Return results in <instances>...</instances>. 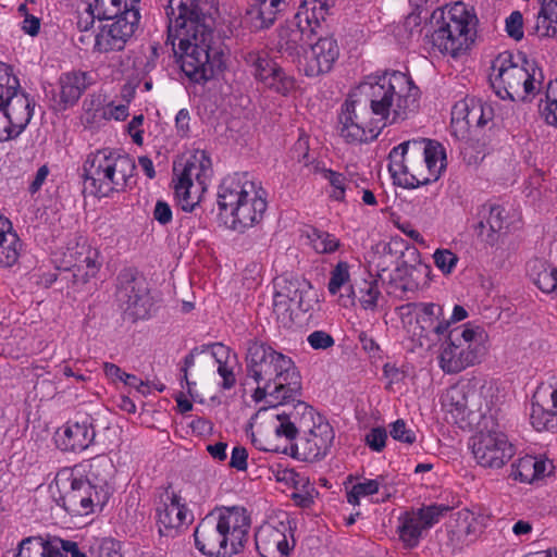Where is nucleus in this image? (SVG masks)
Masks as SVG:
<instances>
[{"label":"nucleus","instance_id":"1","mask_svg":"<svg viewBox=\"0 0 557 557\" xmlns=\"http://www.w3.org/2000/svg\"><path fill=\"white\" fill-rule=\"evenodd\" d=\"M419 97V88L399 71L369 76L342 104L339 136L350 145L373 141L382 126L370 117L369 107L385 126L406 120L418 108Z\"/></svg>","mask_w":557,"mask_h":557},{"label":"nucleus","instance_id":"2","mask_svg":"<svg viewBox=\"0 0 557 557\" xmlns=\"http://www.w3.org/2000/svg\"><path fill=\"white\" fill-rule=\"evenodd\" d=\"M210 0H169L166 46L180 54L183 73L203 84L223 69V52L213 40V13Z\"/></svg>","mask_w":557,"mask_h":557},{"label":"nucleus","instance_id":"3","mask_svg":"<svg viewBox=\"0 0 557 557\" xmlns=\"http://www.w3.org/2000/svg\"><path fill=\"white\" fill-rule=\"evenodd\" d=\"M245 366L246 379L256 384L251 395L255 403L264 401L269 408L293 404L292 410L282 413L302 432L318 422L319 414L300 399L301 375L290 357L253 338L247 342Z\"/></svg>","mask_w":557,"mask_h":557},{"label":"nucleus","instance_id":"4","mask_svg":"<svg viewBox=\"0 0 557 557\" xmlns=\"http://www.w3.org/2000/svg\"><path fill=\"white\" fill-rule=\"evenodd\" d=\"M250 524V516L244 507L216 508L196 527L195 545L203 555L232 557L244 549Z\"/></svg>","mask_w":557,"mask_h":557},{"label":"nucleus","instance_id":"5","mask_svg":"<svg viewBox=\"0 0 557 557\" xmlns=\"http://www.w3.org/2000/svg\"><path fill=\"white\" fill-rule=\"evenodd\" d=\"M388 159L394 183L405 188L437 181L446 166L443 147L425 138L399 144L391 150Z\"/></svg>","mask_w":557,"mask_h":557},{"label":"nucleus","instance_id":"6","mask_svg":"<svg viewBox=\"0 0 557 557\" xmlns=\"http://www.w3.org/2000/svg\"><path fill=\"white\" fill-rule=\"evenodd\" d=\"M218 206L221 211H228L231 227L244 232L263 220L268 208L267 191L248 173H234L219 186Z\"/></svg>","mask_w":557,"mask_h":557},{"label":"nucleus","instance_id":"7","mask_svg":"<svg viewBox=\"0 0 557 557\" xmlns=\"http://www.w3.org/2000/svg\"><path fill=\"white\" fill-rule=\"evenodd\" d=\"M135 171V161L128 154L99 149L87 156L83 165V177L90 194L108 197L114 191L124 190Z\"/></svg>","mask_w":557,"mask_h":557},{"label":"nucleus","instance_id":"8","mask_svg":"<svg viewBox=\"0 0 557 557\" xmlns=\"http://www.w3.org/2000/svg\"><path fill=\"white\" fill-rule=\"evenodd\" d=\"M523 65L512 62L508 51L499 53L492 63L490 83L500 99H515L521 92L534 95L542 88L544 74L535 60L522 57Z\"/></svg>","mask_w":557,"mask_h":557},{"label":"nucleus","instance_id":"9","mask_svg":"<svg viewBox=\"0 0 557 557\" xmlns=\"http://www.w3.org/2000/svg\"><path fill=\"white\" fill-rule=\"evenodd\" d=\"M431 20L440 24L432 34V44L441 52L456 58L473 41L472 30L476 18L469 13L465 3L456 2L447 12L437 9Z\"/></svg>","mask_w":557,"mask_h":557},{"label":"nucleus","instance_id":"10","mask_svg":"<svg viewBox=\"0 0 557 557\" xmlns=\"http://www.w3.org/2000/svg\"><path fill=\"white\" fill-rule=\"evenodd\" d=\"M481 327H456L448 334L438 356L441 369L448 374H457L479 363L485 355Z\"/></svg>","mask_w":557,"mask_h":557},{"label":"nucleus","instance_id":"11","mask_svg":"<svg viewBox=\"0 0 557 557\" xmlns=\"http://www.w3.org/2000/svg\"><path fill=\"white\" fill-rule=\"evenodd\" d=\"M100 21L94 37L92 50L98 53L120 52L139 26V10H125L117 14H98Z\"/></svg>","mask_w":557,"mask_h":557},{"label":"nucleus","instance_id":"12","mask_svg":"<svg viewBox=\"0 0 557 557\" xmlns=\"http://www.w3.org/2000/svg\"><path fill=\"white\" fill-rule=\"evenodd\" d=\"M115 296L125 320L134 323L149 317L152 306L149 289L145 278L134 270L119 273Z\"/></svg>","mask_w":557,"mask_h":557},{"label":"nucleus","instance_id":"13","mask_svg":"<svg viewBox=\"0 0 557 557\" xmlns=\"http://www.w3.org/2000/svg\"><path fill=\"white\" fill-rule=\"evenodd\" d=\"M442 405L462 429L481 428L482 421L488 420L482 409L481 393L470 383L447 388L442 396Z\"/></svg>","mask_w":557,"mask_h":557},{"label":"nucleus","instance_id":"14","mask_svg":"<svg viewBox=\"0 0 557 557\" xmlns=\"http://www.w3.org/2000/svg\"><path fill=\"white\" fill-rule=\"evenodd\" d=\"M55 483L58 486L62 483L64 490L58 504L73 516H87L94 511L95 506L103 507L108 502V493L102 490L95 491L91 483L73 476L72 472L62 471Z\"/></svg>","mask_w":557,"mask_h":557},{"label":"nucleus","instance_id":"15","mask_svg":"<svg viewBox=\"0 0 557 557\" xmlns=\"http://www.w3.org/2000/svg\"><path fill=\"white\" fill-rule=\"evenodd\" d=\"M482 423L483 428L472 437L473 457L483 468L500 469L515 456L516 449L504 432L494 429L485 430L487 420Z\"/></svg>","mask_w":557,"mask_h":557},{"label":"nucleus","instance_id":"16","mask_svg":"<svg viewBox=\"0 0 557 557\" xmlns=\"http://www.w3.org/2000/svg\"><path fill=\"white\" fill-rule=\"evenodd\" d=\"M244 61L251 69L253 77L267 88L283 96L296 87V79L269 58L264 51L251 50L244 54Z\"/></svg>","mask_w":557,"mask_h":557},{"label":"nucleus","instance_id":"17","mask_svg":"<svg viewBox=\"0 0 557 557\" xmlns=\"http://www.w3.org/2000/svg\"><path fill=\"white\" fill-rule=\"evenodd\" d=\"M181 500V496L172 490L171 484L159 491L156 500V517L161 536L174 537L187 523L188 509Z\"/></svg>","mask_w":557,"mask_h":557},{"label":"nucleus","instance_id":"18","mask_svg":"<svg viewBox=\"0 0 557 557\" xmlns=\"http://www.w3.org/2000/svg\"><path fill=\"white\" fill-rule=\"evenodd\" d=\"M308 44L310 51L305 55L301 71L307 77H318L329 73L339 57V47L333 36L318 35Z\"/></svg>","mask_w":557,"mask_h":557},{"label":"nucleus","instance_id":"19","mask_svg":"<svg viewBox=\"0 0 557 557\" xmlns=\"http://www.w3.org/2000/svg\"><path fill=\"white\" fill-rule=\"evenodd\" d=\"M317 419L318 422L304 432L307 436L293 446L296 454L307 461H318L324 458L334 441V431L331 424L323 421L321 416H318Z\"/></svg>","mask_w":557,"mask_h":557},{"label":"nucleus","instance_id":"20","mask_svg":"<svg viewBox=\"0 0 557 557\" xmlns=\"http://www.w3.org/2000/svg\"><path fill=\"white\" fill-rule=\"evenodd\" d=\"M314 40L312 29H307L294 16L276 29V39L273 49L282 57L299 59L305 45Z\"/></svg>","mask_w":557,"mask_h":557},{"label":"nucleus","instance_id":"21","mask_svg":"<svg viewBox=\"0 0 557 557\" xmlns=\"http://www.w3.org/2000/svg\"><path fill=\"white\" fill-rule=\"evenodd\" d=\"M89 85L87 73H63L58 81V88L51 90V108L54 111H65L73 107Z\"/></svg>","mask_w":557,"mask_h":557},{"label":"nucleus","instance_id":"22","mask_svg":"<svg viewBox=\"0 0 557 557\" xmlns=\"http://www.w3.org/2000/svg\"><path fill=\"white\" fill-rule=\"evenodd\" d=\"M96 431L90 418L85 417L81 421H69L55 433V442L64 451H83L95 441Z\"/></svg>","mask_w":557,"mask_h":557},{"label":"nucleus","instance_id":"23","mask_svg":"<svg viewBox=\"0 0 557 557\" xmlns=\"http://www.w3.org/2000/svg\"><path fill=\"white\" fill-rule=\"evenodd\" d=\"M34 100L20 89V85L5 92L0 107H3L13 125V135H20L26 128L34 113Z\"/></svg>","mask_w":557,"mask_h":557},{"label":"nucleus","instance_id":"24","mask_svg":"<svg viewBox=\"0 0 557 557\" xmlns=\"http://www.w3.org/2000/svg\"><path fill=\"white\" fill-rule=\"evenodd\" d=\"M284 0H249L244 14V22L250 30L260 32L269 29L284 10Z\"/></svg>","mask_w":557,"mask_h":557},{"label":"nucleus","instance_id":"25","mask_svg":"<svg viewBox=\"0 0 557 557\" xmlns=\"http://www.w3.org/2000/svg\"><path fill=\"white\" fill-rule=\"evenodd\" d=\"M286 527L281 528L264 523L255 533L256 549L261 557H283L289 553V545L285 534Z\"/></svg>","mask_w":557,"mask_h":557},{"label":"nucleus","instance_id":"26","mask_svg":"<svg viewBox=\"0 0 557 557\" xmlns=\"http://www.w3.org/2000/svg\"><path fill=\"white\" fill-rule=\"evenodd\" d=\"M480 221L476 225L478 237L490 246L498 240V234L505 228V209L499 205H483L479 210Z\"/></svg>","mask_w":557,"mask_h":557},{"label":"nucleus","instance_id":"27","mask_svg":"<svg viewBox=\"0 0 557 557\" xmlns=\"http://www.w3.org/2000/svg\"><path fill=\"white\" fill-rule=\"evenodd\" d=\"M329 5L323 0H306L294 15L302 26L312 29L315 38L325 33V17L329 14Z\"/></svg>","mask_w":557,"mask_h":557},{"label":"nucleus","instance_id":"28","mask_svg":"<svg viewBox=\"0 0 557 557\" xmlns=\"http://www.w3.org/2000/svg\"><path fill=\"white\" fill-rule=\"evenodd\" d=\"M429 272V265L421 261L420 252L417 248H407L401 253L400 260L397 262L394 273H388V281H416V274L426 275Z\"/></svg>","mask_w":557,"mask_h":557},{"label":"nucleus","instance_id":"29","mask_svg":"<svg viewBox=\"0 0 557 557\" xmlns=\"http://www.w3.org/2000/svg\"><path fill=\"white\" fill-rule=\"evenodd\" d=\"M98 252L88 249L86 256L78 263H75L72 269L65 271V278L72 282L74 289H79L88 281L96 276L99 271L100 263L98 262Z\"/></svg>","mask_w":557,"mask_h":557},{"label":"nucleus","instance_id":"30","mask_svg":"<svg viewBox=\"0 0 557 557\" xmlns=\"http://www.w3.org/2000/svg\"><path fill=\"white\" fill-rule=\"evenodd\" d=\"M425 530L426 528L422 524L416 510L406 511L399 517L398 534L406 548L418 546L422 532Z\"/></svg>","mask_w":557,"mask_h":557},{"label":"nucleus","instance_id":"31","mask_svg":"<svg viewBox=\"0 0 557 557\" xmlns=\"http://www.w3.org/2000/svg\"><path fill=\"white\" fill-rule=\"evenodd\" d=\"M529 274L543 293L557 292V269L543 260L535 259L529 263Z\"/></svg>","mask_w":557,"mask_h":557},{"label":"nucleus","instance_id":"32","mask_svg":"<svg viewBox=\"0 0 557 557\" xmlns=\"http://www.w3.org/2000/svg\"><path fill=\"white\" fill-rule=\"evenodd\" d=\"M541 393L536 392L533 396L530 421L532 426L541 431H553L557 429V411L549 409L548 406L540 403Z\"/></svg>","mask_w":557,"mask_h":557},{"label":"nucleus","instance_id":"33","mask_svg":"<svg viewBox=\"0 0 557 557\" xmlns=\"http://www.w3.org/2000/svg\"><path fill=\"white\" fill-rule=\"evenodd\" d=\"M211 160L205 151H198L184 165L182 173L203 186L211 175Z\"/></svg>","mask_w":557,"mask_h":557},{"label":"nucleus","instance_id":"34","mask_svg":"<svg viewBox=\"0 0 557 557\" xmlns=\"http://www.w3.org/2000/svg\"><path fill=\"white\" fill-rule=\"evenodd\" d=\"M350 292L352 296L358 298L363 309L374 310L377 307V299L381 292L377 287L376 280H363L360 283H355V285L350 286Z\"/></svg>","mask_w":557,"mask_h":557},{"label":"nucleus","instance_id":"35","mask_svg":"<svg viewBox=\"0 0 557 557\" xmlns=\"http://www.w3.org/2000/svg\"><path fill=\"white\" fill-rule=\"evenodd\" d=\"M408 307L413 308L417 323L420 325L421 331L425 332L426 334L431 331L434 323L438 319L443 318V307L437 304L418 302L409 304Z\"/></svg>","mask_w":557,"mask_h":557},{"label":"nucleus","instance_id":"36","mask_svg":"<svg viewBox=\"0 0 557 557\" xmlns=\"http://www.w3.org/2000/svg\"><path fill=\"white\" fill-rule=\"evenodd\" d=\"M112 463L106 459H96L90 463L87 478L84 479L91 483L95 491L102 490L109 494V479L111 476Z\"/></svg>","mask_w":557,"mask_h":557},{"label":"nucleus","instance_id":"37","mask_svg":"<svg viewBox=\"0 0 557 557\" xmlns=\"http://www.w3.org/2000/svg\"><path fill=\"white\" fill-rule=\"evenodd\" d=\"M467 126L484 127L488 122L494 119V109L490 103L482 102L479 99H469V114L467 115Z\"/></svg>","mask_w":557,"mask_h":557},{"label":"nucleus","instance_id":"38","mask_svg":"<svg viewBox=\"0 0 557 557\" xmlns=\"http://www.w3.org/2000/svg\"><path fill=\"white\" fill-rule=\"evenodd\" d=\"M21 243L15 232L7 231L0 236V267H12L20 257Z\"/></svg>","mask_w":557,"mask_h":557},{"label":"nucleus","instance_id":"39","mask_svg":"<svg viewBox=\"0 0 557 557\" xmlns=\"http://www.w3.org/2000/svg\"><path fill=\"white\" fill-rule=\"evenodd\" d=\"M537 459L532 456H524L511 463L509 476L521 482H532L541 476V470H536Z\"/></svg>","mask_w":557,"mask_h":557},{"label":"nucleus","instance_id":"40","mask_svg":"<svg viewBox=\"0 0 557 557\" xmlns=\"http://www.w3.org/2000/svg\"><path fill=\"white\" fill-rule=\"evenodd\" d=\"M301 285L300 280L292 275H282L274 281L275 290L278 292L283 298L287 297L293 300L295 306L299 309L302 304Z\"/></svg>","mask_w":557,"mask_h":557},{"label":"nucleus","instance_id":"41","mask_svg":"<svg viewBox=\"0 0 557 557\" xmlns=\"http://www.w3.org/2000/svg\"><path fill=\"white\" fill-rule=\"evenodd\" d=\"M193 187V180L183 173L177 178L174 185L175 196L182 210L190 212L198 203L196 197L191 196L190 188Z\"/></svg>","mask_w":557,"mask_h":557},{"label":"nucleus","instance_id":"42","mask_svg":"<svg viewBox=\"0 0 557 557\" xmlns=\"http://www.w3.org/2000/svg\"><path fill=\"white\" fill-rule=\"evenodd\" d=\"M308 238L319 253H332L339 247V240L334 235L318 228H312Z\"/></svg>","mask_w":557,"mask_h":557},{"label":"nucleus","instance_id":"43","mask_svg":"<svg viewBox=\"0 0 557 557\" xmlns=\"http://www.w3.org/2000/svg\"><path fill=\"white\" fill-rule=\"evenodd\" d=\"M82 121L85 125H91L106 115L100 95H89L83 101Z\"/></svg>","mask_w":557,"mask_h":557},{"label":"nucleus","instance_id":"44","mask_svg":"<svg viewBox=\"0 0 557 557\" xmlns=\"http://www.w3.org/2000/svg\"><path fill=\"white\" fill-rule=\"evenodd\" d=\"M323 176L333 187L331 197L337 201L344 200L345 193L351 190V183H355L354 177L346 178L343 174L332 170H324Z\"/></svg>","mask_w":557,"mask_h":557},{"label":"nucleus","instance_id":"45","mask_svg":"<svg viewBox=\"0 0 557 557\" xmlns=\"http://www.w3.org/2000/svg\"><path fill=\"white\" fill-rule=\"evenodd\" d=\"M546 106L541 111L545 122L557 128V79L547 84L545 91Z\"/></svg>","mask_w":557,"mask_h":557},{"label":"nucleus","instance_id":"46","mask_svg":"<svg viewBox=\"0 0 557 557\" xmlns=\"http://www.w3.org/2000/svg\"><path fill=\"white\" fill-rule=\"evenodd\" d=\"M450 510V507L447 505H438L433 504L430 506H424L416 510L419 513V518L422 520V524L424 528L430 529L435 523L440 521V519Z\"/></svg>","mask_w":557,"mask_h":557},{"label":"nucleus","instance_id":"47","mask_svg":"<svg viewBox=\"0 0 557 557\" xmlns=\"http://www.w3.org/2000/svg\"><path fill=\"white\" fill-rule=\"evenodd\" d=\"M380 481L366 480L355 484L347 493V502L351 505H359L360 497L376 494L380 490Z\"/></svg>","mask_w":557,"mask_h":557},{"label":"nucleus","instance_id":"48","mask_svg":"<svg viewBox=\"0 0 557 557\" xmlns=\"http://www.w3.org/2000/svg\"><path fill=\"white\" fill-rule=\"evenodd\" d=\"M394 257L391 245H385L383 251L375 255L372 261H370L371 270L374 268L376 276L383 282L386 280L385 273L388 272Z\"/></svg>","mask_w":557,"mask_h":557},{"label":"nucleus","instance_id":"49","mask_svg":"<svg viewBox=\"0 0 557 557\" xmlns=\"http://www.w3.org/2000/svg\"><path fill=\"white\" fill-rule=\"evenodd\" d=\"M349 265L345 261H339L331 272L327 289L330 294L336 295L339 289L349 281Z\"/></svg>","mask_w":557,"mask_h":557},{"label":"nucleus","instance_id":"50","mask_svg":"<svg viewBox=\"0 0 557 557\" xmlns=\"http://www.w3.org/2000/svg\"><path fill=\"white\" fill-rule=\"evenodd\" d=\"M530 34L536 35L540 38L555 37L557 35V22L555 23L547 15L537 13L535 24Z\"/></svg>","mask_w":557,"mask_h":557},{"label":"nucleus","instance_id":"51","mask_svg":"<svg viewBox=\"0 0 557 557\" xmlns=\"http://www.w3.org/2000/svg\"><path fill=\"white\" fill-rule=\"evenodd\" d=\"M435 265L444 273L449 274L458 262V256L449 249H436L433 255Z\"/></svg>","mask_w":557,"mask_h":557},{"label":"nucleus","instance_id":"52","mask_svg":"<svg viewBox=\"0 0 557 557\" xmlns=\"http://www.w3.org/2000/svg\"><path fill=\"white\" fill-rule=\"evenodd\" d=\"M42 545L41 536H28L21 541L14 557H38Z\"/></svg>","mask_w":557,"mask_h":557},{"label":"nucleus","instance_id":"53","mask_svg":"<svg viewBox=\"0 0 557 557\" xmlns=\"http://www.w3.org/2000/svg\"><path fill=\"white\" fill-rule=\"evenodd\" d=\"M391 436L398 442L406 444H413L416 442V433L411 429H408L406 422L403 419L396 420L391 425Z\"/></svg>","mask_w":557,"mask_h":557},{"label":"nucleus","instance_id":"54","mask_svg":"<svg viewBox=\"0 0 557 557\" xmlns=\"http://www.w3.org/2000/svg\"><path fill=\"white\" fill-rule=\"evenodd\" d=\"M307 342L315 350H326L335 344L333 336L325 331H314L310 333L307 337Z\"/></svg>","mask_w":557,"mask_h":557},{"label":"nucleus","instance_id":"55","mask_svg":"<svg viewBox=\"0 0 557 557\" xmlns=\"http://www.w3.org/2000/svg\"><path fill=\"white\" fill-rule=\"evenodd\" d=\"M506 32L508 36L515 40H520L523 38V16L521 12L513 11L506 18Z\"/></svg>","mask_w":557,"mask_h":557},{"label":"nucleus","instance_id":"56","mask_svg":"<svg viewBox=\"0 0 557 557\" xmlns=\"http://www.w3.org/2000/svg\"><path fill=\"white\" fill-rule=\"evenodd\" d=\"M18 86V78L13 75L12 69L3 62H0V102L5 92Z\"/></svg>","mask_w":557,"mask_h":557},{"label":"nucleus","instance_id":"57","mask_svg":"<svg viewBox=\"0 0 557 557\" xmlns=\"http://www.w3.org/2000/svg\"><path fill=\"white\" fill-rule=\"evenodd\" d=\"M280 424L275 429L277 436H284L288 441H294L301 429H299L294 422L285 417L283 413L276 414Z\"/></svg>","mask_w":557,"mask_h":557},{"label":"nucleus","instance_id":"58","mask_svg":"<svg viewBox=\"0 0 557 557\" xmlns=\"http://www.w3.org/2000/svg\"><path fill=\"white\" fill-rule=\"evenodd\" d=\"M387 432L384 428H373L366 436V443L374 451H381L385 447Z\"/></svg>","mask_w":557,"mask_h":557},{"label":"nucleus","instance_id":"59","mask_svg":"<svg viewBox=\"0 0 557 557\" xmlns=\"http://www.w3.org/2000/svg\"><path fill=\"white\" fill-rule=\"evenodd\" d=\"M247 449L243 446H235L232 450L230 467L238 471H245L247 469Z\"/></svg>","mask_w":557,"mask_h":557},{"label":"nucleus","instance_id":"60","mask_svg":"<svg viewBox=\"0 0 557 557\" xmlns=\"http://www.w3.org/2000/svg\"><path fill=\"white\" fill-rule=\"evenodd\" d=\"M153 218L162 225H166L172 221V210L168 202L158 200L154 210Z\"/></svg>","mask_w":557,"mask_h":557},{"label":"nucleus","instance_id":"61","mask_svg":"<svg viewBox=\"0 0 557 557\" xmlns=\"http://www.w3.org/2000/svg\"><path fill=\"white\" fill-rule=\"evenodd\" d=\"M295 306L294 301L289 298H283L282 295L275 290L273 296V310L277 314V317H285L292 310V307Z\"/></svg>","mask_w":557,"mask_h":557},{"label":"nucleus","instance_id":"62","mask_svg":"<svg viewBox=\"0 0 557 557\" xmlns=\"http://www.w3.org/2000/svg\"><path fill=\"white\" fill-rule=\"evenodd\" d=\"M190 115L187 109H181L175 117L176 132L181 137H186L190 131Z\"/></svg>","mask_w":557,"mask_h":557},{"label":"nucleus","instance_id":"63","mask_svg":"<svg viewBox=\"0 0 557 557\" xmlns=\"http://www.w3.org/2000/svg\"><path fill=\"white\" fill-rule=\"evenodd\" d=\"M38 557H66L59 548L57 537L52 541H45L42 539V545H40Z\"/></svg>","mask_w":557,"mask_h":557},{"label":"nucleus","instance_id":"64","mask_svg":"<svg viewBox=\"0 0 557 557\" xmlns=\"http://www.w3.org/2000/svg\"><path fill=\"white\" fill-rule=\"evenodd\" d=\"M144 115H135L127 125V131L133 141L137 145L143 144V131L139 128L143 125Z\"/></svg>","mask_w":557,"mask_h":557}]
</instances>
